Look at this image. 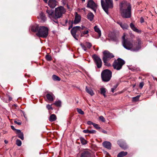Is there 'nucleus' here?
Listing matches in <instances>:
<instances>
[{
	"mask_svg": "<svg viewBox=\"0 0 157 157\" xmlns=\"http://www.w3.org/2000/svg\"><path fill=\"white\" fill-rule=\"evenodd\" d=\"M125 36L124 34L122 37V44L125 48L133 52H137L140 48L141 41L140 39H137V41L135 42L132 39L125 38Z\"/></svg>",
	"mask_w": 157,
	"mask_h": 157,
	"instance_id": "nucleus-1",
	"label": "nucleus"
},
{
	"mask_svg": "<svg viewBox=\"0 0 157 157\" xmlns=\"http://www.w3.org/2000/svg\"><path fill=\"white\" fill-rule=\"evenodd\" d=\"M82 2H84L85 1V0H82Z\"/></svg>",
	"mask_w": 157,
	"mask_h": 157,
	"instance_id": "nucleus-59",
	"label": "nucleus"
},
{
	"mask_svg": "<svg viewBox=\"0 0 157 157\" xmlns=\"http://www.w3.org/2000/svg\"><path fill=\"white\" fill-rule=\"evenodd\" d=\"M117 23L119 24L123 30L127 29L128 27V26L127 24L123 23L120 21H117Z\"/></svg>",
	"mask_w": 157,
	"mask_h": 157,
	"instance_id": "nucleus-16",
	"label": "nucleus"
},
{
	"mask_svg": "<svg viewBox=\"0 0 157 157\" xmlns=\"http://www.w3.org/2000/svg\"><path fill=\"white\" fill-rule=\"evenodd\" d=\"M23 114L24 115V117L26 118L25 116V113L23 112Z\"/></svg>",
	"mask_w": 157,
	"mask_h": 157,
	"instance_id": "nucleus-57",
	"label": "nucleus"
},
{
	"mask_svg": "<svg viewBox=\"0 0 157 157\" xmlns=\"http://www.w3.org/2000/svg\"><path fill=\"white\" fill-rule=\"evenodd\" d=\"M16 144L18 146H20L21 145V142L19 140H17L16 141Z\"/></svg>",
	"mask_w": 157,
	"mask_h": 157,
	"instance_id": "nucleus-36",
	"label": "nucleus"
},
{
	"mask_svg": "<svg viewBox=\"0 0 157 157\" xmlns=\"http://www.w3.org/2000/svg\"><path fill=\"white\" fill-rule=\"evenodd\" d=\"M98 5L93 0H89L88 1L86 7L93 10L95 13L97 8Z\"/></svg>",
	"mask_w": 157,
	"mask_h": 157,
	"instance_id": "nucleus-9",
	"label": "nucleus"
},
{
	"mask_svg": "<svg viewBox=\"0 0 157 157\" xmlns=\"http://www.w3.org/2000/svg\"><path fill=\"white\" fill-rule=\"evenodd\" d=\"M81 27L79 26H76L73 27L71 31V32L73 36L76 40H78L77 36L76 35V33L78 30H80Z\"/></svg>",
	"mask_w": 157,
	"mask_h": 157,
	"instance_id": "nucleus-11",
	"label": "nucleus"
},
{
	"mask_svg": "<svg viewBox=\"0 0 157 157\" xmlns=\"http://www.w3.org/2000/svg\"><path fill=\"white\" fill-rule=\"evenodd\" d=\"M80 45L81 46L82 49L85 51H86V45H84L83 44L81 43L80 44Z\"/></svg>",
	"mask_w": 157,
	"mask_h": 157,
	"instance_id": "nucleus-39",
	"label": "nucleus"
},
{
	"mask_svg": "<svg viewBox=\"0 0 157 157\" xmlns=\"http://www.w3.org/2000/svg\"><path fill=\"white\" fill-rule=\"evenodd\" d=\"M18 137L20 138L22 140H23L24 139V135L23 133L21 132L19 133V134H18Z\"/></svg>",
	"mask_w": 157,
	"mask_h": 157,
	"instance_id": "nucleus-34",
	"label": "nucleus"
},
{
	"mask_svg": "<svg viewBox=\"0 0 157 157\" xmlns=\"http://www.w3.org/2000/svg\"><path fill=\"white\" fill-rule=\"evenodd\" d=\"M94 29L95 31L98 33V38L100 37L101 36V32L98 26H95L94 27Z\"/></svg>",
	"mask_w": 157,
	"mask_h": 157,
	"instance_id": "nucleus-22",
	"label": "nucleus"
},
{
	"mask_svg": "<svg viewBox=\"0 0 157 157\" xmlns=\"http://www.w3.org/2000/svg\"><path fill=\"white\" fill-rule=\"evenodd\" d=\"M112 72L109 70L105 69L101 73V77L103 81L108 82L111 79L112 77Z\"/></svg>",
	"mask_w": 157,
	"mask_h": 157,
	"instance_id": "nucleus-7",
	"label": "nucleus"
},
{
	"mask_svg": "<svg viewBox=\"0 0 157 157\" xmlns=\"http://www.w3.org/2000/svg\"><path fill=\"white\" fill-rule=\"evenodd\" d=\"M80 140L81 143L83 145L86 144H87L86 141L83 137L80 138Z\"/></svg>",
	"mask_w": 157,
	"mask_h": 157,
	"instance_id": "nucleus-31",
	"label": "nucleus"
},
{
	"mask_svg": "<svg viewBox=\"0 0 157 157\" xmlns=\"http://www.w3.org/2000/svg\"><path fill=\"white\" fill-rule=\"evenodd\" d=\"M54 95L52 93H48L46 95V97L47 99L50 101H52L54 100Z\"/></svg>",
	"mask_w": 157,
	"mask_h": 157,
	"instance_id": "nucleus-18",
	"label": "nucleus"
},
{
	"mask_svg": "<svg viewBox=\"0 0 157 157\" xmlns=\"http://www.w3.org/2000/svg\"><path fill=\"white\" fill-rule=\"evenodd\" d=\"M100 93L101 94L103 95L105 97H106V95H105V92H106V89L105 88H100Z\"/></svg>",
	"mask_w": 157,
	"mask_h": 157,
	"instance_id": "nucleus-29",
	"label": "nucleus"
},
{
	"mask_svg": "<svg viewBox=\"0 0 157 157\" xmlns=\"http://www.w3.org/2000/svg\"><path fill=\"white\" fill-rule=\"evenodd\" d=\"M86 90L88 93L91 96H93L94 94L92 89L90 87H88L87 86L86 87Z\"/></svg>",
	"mask_w": 157,
	"mask_h": 157,
	"instance_id": "nucleus-20",
	"label": "nucleus"
},
{
	"mask_svg": "<svg viewBox=\"0 0 157 157\" xmlns=\"http://www.w3.org/2000/svg\"><path fill=\"white\" fill-rule=\"evenodd\" d=\"M84 29H87V28H86L85 27L83 26H82V27H81V28L80 29V30H81V29L82 30H83Z\"/></svg>",
	"mask_w": 157,
	"mask_h": 157,
	"instance_id": "nucleus-51",
	"label": "nucleus"
},
{
	"mask_svg": "<svg viewBox=\"0 0 157 157\" xmlns=\"http://www.w3.org/2000/svg\"><path fill=\"white\" fill-rule=\"evenodd\" d=\"M92 57L94 59L97 67L98 68H101V67L102 63L101 59L95 54L93 55Z\"/></svg>",
	"mask_w": 157,
	"mask_h": 157,
	"instance_id": "nucleus-10",
	"label": "nucleus"
},
{
	"mask_svg": "<svg viewBox=\"0 0 157 157\" xmlns=\"http://www.w3.org/2000/svg\"><path fill=\"white\" fill-rule=\"evenodd\" d=\"M4 142L5 144H7L8 143V141L6 140H4Z\"/></svg>",
	"mask_w": 157,
	"mask_h": 157,
	"instance_id": "nucleus-55",
	"label": "nucleus"
},
{
	"mask_svg": "<svg viewBox=\"0 0 157 157\" xmlns=\"http://www.w3.org/2000/svg\"><path fill=\"white\" fill-rule=\"evenodd\" d=\"M52 78L55 81H60V78L58 76L54 75L52 76Z\"/></svg>",
	"mask_w": 157,
	"mask_h": 157,
	"instance_id": "nucleus-32",
	"label": "nucleus"
},
{
	"mask_svg": "<svg viewBox=\"0 0 157 157\" xmlns=\"http://www.w3.org/2000/svg\"><path fill=\"white\" fill-rule=\"evenodd\" d=\"M12 100V98L11 97H9V100L10 101Z\"/></svg>",
	"mask_w": 157,
	"mask_h": 157,
	"instance_id": "nucleus-56",
	"label": "nucleus"
},
{
	"mask_svg": "<svg viewBox=\"0 0 157 157\" xmlns=\"http://www.w3.org/2000/svg\"><path fill=\"white\" fill-rule=\"evenodd\" d=\"M155 93V90H153L151 92V94L152 95H153L154 93Z\"/></svg>",
	"mask_w": 157,
	"mask_h": 157,
	"instance_id": "nucleus-54",
	"label": "nucleus"
},
{
	"mask_svg": "<svg viewBox=\"0 0 157 157\" xmlns=\"http://www.w3.org/2000/svg\"><path fill=\"white\" fill-rule=\"evenodd\" d=\"M46 12L48 14V17L54 21L55 18L54 17L55 13L53 10L48 8L47 10H46Z\"/></svg>",
	"mask_w": 157,
	"mask_h": 157,
	"instance_id": "nucleus-12",
	"label": "nucleus"
},
{
	"mask_svg": "<svg viewBox=\"0 0 157 157\" xmlns=\"http://www.w3.org/2000/svg\"><path fill=\"white\" fill-rule=\"evenodd\" d=\"M46 108L48 110H53V108L52 106V105H46Z\"/></svg>",
	"mask_w": 157,
	"mask_h": 157,
	"instance_id": "nucleus-41",
	"label": "nucleus"
},
{
	"mask_svg": "<svg viewBox=\"0 0 157 157\" xmlns=\"http://www.w3.org/2000/svg\"><path fill=\"white\" fill-rule=\"evenodd\" d=\"M15 131H16V133H17L18 134H19L21 132V131L19 129H16V130Z\"/></svg>",
	"mask_w": 157,
	"mask_h": 157,
	"instance_id": "nucleus-48",
	"label": "nucleus"
},
{
	"mask_svg": "<svg viewBox=\"0 0 157 157\" xmlns=\"http://www.w3.org/2000/svg\"><path fill=\"white\" fill-rule=\"evenodd\" d=\"M93 126L97 129H99L101 128V127L97 124L94 123Z\"/></svg>",
	"mask_w": 157,
	"mask_h": 157,
	"instance_id": "nucleus-42",
	"label": "nucleus"
},
{
	"mask_svg": "<svg viewBox=\"0 0 157 157\" xmlns=\"http://www.w3.org/2000/svg\"><path fill=\"white\" fill-rule=\"evenodd\" d=\"M89 30L86 29V30H84L81 33V36L82 37L84 36L85 35L87 34V36H89V35L88 34Z\"/></svg>",
	"mask_w": 157,
	"mask_h": 157,
	"instance_id": "nucleus-30",
	"label": "nucleus"
},
{
	"mask_svg": "<svg viewBox=\"0 0 157 157\" xmlns=\"http://www.w3.org/2000/svg\"><path fill=\"white\" fill-rule=\"evenodd\" d=\"M140 97V96L139 95H138L136 97H133L132 98L133 101H138L139 100Z\"/></svg>",
	"mask_w": 157,
	"mask_h": 157,
	"instance_id": "nucleus-40",
	"label": "nucleus"
},
{
	"mask_svg": "<svg viewBox=\"0 0 157 157\" xmlns=\"http://www.w3.org/2000/svg\"><path fill=\"white\" fill-rule=\"evenodd\" d=\"M117 144L121 147L124 149H125L127 148L126 144L122 140L118 141Z\"/></svg>",
	"mask_w": 157,
	"mask_h": 157,
	"instance_id": "nucleus-15",
	"label": "nucleus"
},
{
	"mask_svg": "<svg viewBox=\"0 0 157 157\" xmlns=\"http://www.w3.org/2000/svg\"><path fill=\"white\" fill-rule=\"evenodd\" d=\"M99 119L103 122H104L105 121V118L103 116H101L99 117Z\"/></svg>",
	"mask_w": 157,
	"mask_h": 157,
	"instance_id": "nucleus-44",
	"label": "nucleus"
},
{
	"mask_svg": "<svg viewBox=\"0 0 157 157\" xmlns=\"http://www.w3.org/2000/svg\"><path fill=\"white\" fill-rule=\"evenodd\" d=\"M11 129L13 130H16V129L14 128V127L12 125L11 126Z\"/></svg>",
	"mask_w": 157,
	"mask_h": 157,
	"instance_id": "nucleus-53",
	"label": "nucleus"
},
{
	"mask_svg": "<svg viewBox=\"0 0 157 157\" xmlns=\"http://www.w3.org/2000/svg\"><path fill=\"white\" fill-rule=\"evenodd\" d=\"M38 17H39L43 21H44L46 20V17L44 14L42 12L40 13L39 16Z\"/></svg>",
	"mask_w": 157,
	"mask_h": 157,
	"instance_id": "nucleus-26",
	"label": "nucleus"
},
{
	"mask_svg": "<svg viewBox=\"0 0 157 157\" xmlns=\"http://www.w3.org/2000/svg\"><path fill=\"white\" fill-rule=\"evenodd\" d=\"M125 63V62L124 60L119 58L114 60L113 66L114 69L117 70H119L122 68V66Z\"/></svg>",
	"mask_w": 157,
	"mask_h": 157,
	"instance_id": "nucleus-8",
	"label": "nucleus"
},
{
	"mask_svg": "<svg viewBox=\"0 0 157 157\" xmlns=\"http://www.w3.org/2000/svg\"><path fill=\"white\" fill-rule=\"evenodd\" d=\"M130 26L131 29L137 33L140 32V31L135 27V25L132 23L130 24Z\"/></svg>",
	"mask_w": 157,
	"mask_h": 157,
	"instance_id": "nucleus-24",
	"label": "nucleus"
},
{
	"mask_svg": "<svg viewBox=\"0 0 157 157\" xmlns=\"http://www.w3.org/2000/svg\"><path fill=\"white\" fill-rule=\"evenodd\" d=\"M57 118L55 114H52L49 118L48 120L50 122H53L56 120Z\"/></svg>",
	"mask_w": 157,
	"mask_h": 157,
	"instance_id": "nucleus-21",
	"label": "nucleus"
},
{
	"mask_svg": "<svg viewBox=\"0 0 157 157\" xmlns=\"http://www.w3.org/2000/svg\"><path fill=\"white\" fill-rule=\"evenodd\" d=\"M86 46L88 48H90L92 46V44L89 42H86Z\"/></svg>",
	"mask_w": 157,
	"mask_h": 157,
	"instance_id": "nucleus-38",
	"label": "nucleus"
},
{
	"mask_svg": "<svg viewBox=\"0 0 157 157\" xmlns=\"http://www.w3.org/2000/svg\"><path fill=\"white\" fill-rule=\"evenodd\" d=\"M73 24H72V22H71V25L68 28V30H70L71 28H72L73 27Z\"/></svg>",
	"mask_w": 157,
	"mask_h": 157,
	"instance_id": "nucleus-52",
	"label": "nucleus"
},
{
	"mask_svg": "<svg viewBox=\"0 0 157 157\" xmlns=\"http://www.w3.org/2000/svg\"><path fill=\"white\" fill-rule=\"evenodd\" d=\"M94 15L92 12L88 13L87 15V17L88 19L90 21H92L94 18Z\"/></svg>",
	"mask_w": 157,
	"mask_h": 157,
	"instance_id": "nucleus-23",
	"label": "nucleus"
},
{
	"mask_svg": "<svg viewBox=\"0 0 157 157\" xmlns=\"http://www.w3.org/2000/svg\"><path fill=\"white\" fill-rule=\"evenodd\" d=\"M67 21H67V19L66 20V21H65V23H67Z\"/></svg>",
	"mask_w": 157,
	"mask_h": 157,
	"instance_id": "nucleus-58",
	"label": "nucleus"
},
{
	"mask_svg": "<svg viewBox=\"0 0 157 157\" xmlns=\"http://www.w3.org/2000/svg\"><path fill=\"white\" fill-rule=\"evenodd\" d=\"M117 85H116L113 86V88H111V91L113 93L114 91V90L117 88Z\"/></svg>",
	"mask_w": 157,
	"mask_h": 157,
	"instance_id": "nucleus-43",
	"label": "nucleus"
},
{
	"mask_svg": "<svg viewBox=\"0 0 157 157\" xmlns=\"http://www.w3.org/2000/svg\"><path fill=\"white\" fill-rule=\"evenodd\" d=\"M128 153L127 152L121 151L118 154L117 157H123L126 155Z\"/></svg>",
	"mask_w": 157,
	"mask_h": 157,
	"instance_id": "nucleus-28",
	"label": "nucleus"
},
{
	"mask_svg": "<svg viewBox=\"0 0 157 157\" xmlns=\"http://www.w3.org/2000/svg\"><path fill=\"white\" fill-rule=\"evenodd\" d=\"M90 152L87 151H84L81 154V157H90Z\"/></svg>",
	"mask_w": 157,
	"mask_h": 157,
	"instance_id": "nucleus-19",
	"label": "nucleus"
},
{
	"mask_svg": "<svg viewBox=\"0 0 157 157\" xmlns=\"http://www.w3.org/2000/svg\"><path fill=\"white\" fill-rule=\"evenodd\" d=\"M78 113L81 114L83 115L84 114V112L81 109L77 108V109Z\"/></svg>",
	"mask_w": 157,
	"mask_h": 157,
	"instance_id": "nucleus-35",
	"label": "nucleus"
},
{
	"mask_svg": "<svg viewBox=\"0 0 157 157\" xmlns=\"http://www.w3.org/2000/svg\"><path fill=\"white\" fill-rule=\"evenodd\" d=\"M14 122L16 124L18 125H20L21 124V121H14Z\"/></svg>",
	"mask_w": 157,
	"mask_h": 157,
	"instance_id": "nucleus-45",
	"label": "nucleus"
},
{
	"mask_svg": "<svg viewBox=\"0 0 157 157\" xmlns=\"http://www.w3.org/2000/svg\"><path fill=\"white\" fill-rule=\"evenodd\" d=\"M103 57L102 60L105 66H109L110 64L108 61L112 58L114 57V55L108 50H105L103 52Z\"/></svg>",
	"mask_w": 157,
	"mask_h": 157,
	"instance_id": "nucleus-5",
	"label": "nucleus"
},
{
	"mask_svg": "<svg viewBox=\"0 0 157 157\" xmlns=\"http://www.w3.org/2000/svg\"><path fill=\"white\" fill-rule=\"evenodd\" d=\"M101 132L102 133H105V134H107V132L105 130H104V129H101Z\"/></svg>",
	"mask_w": 157,
	"mask_h": 157,
	"instance_id": "nucleus-50",
	"label": "nucleus"
},
{
	"mask_svg": "<svg viewBox=\"0 0 157 157\" xmlns=\"http://www.w3.org/2000/svg\"><path fill=\"white\" fill-rule=\"evenodd\" d=\"M54 104L57 106H60L61 105V102L60 101H56Z\"/></svg>",
	"mask_w": 157,
	"mask_h": 157,
	"instance_id": "nucleus-33",
	"label": "nucleus"
},
{
	"mask_svg": "<svg viewBox=\"0 0 157 157\" xmlns=\"http://www.w3.org/2000/svg\"><path fill=\"white\" fill-rule=\"evenodd\" d=\"M94 123H93L92 121H88L87 122V124L88 125H91L92 124L93 125Z\"/></svg>",
	"mask_w": 157,
	"mask_h": 157,
	"instance_id": "nucleus-47",
	"label": "nucleus"
},
{
	"mask_svg": "<svg viewBox=\"0 0 157 157\" xmlns=\"http://www.w3.org/2000/svg\"><path fill=\"white\" fill-rule=\"evenodd\" d=\"M48 28L44 26L39 27L36 35L39 37L46 38L48 34Z\"/></svg>",
	"mask_w": 157,
	"mask_h": 157,
	"instance_id": "nucleus-6",
	"label": "nucleus"
},
{
	"mask_svg": "<svg viewBox=\"0 0 157 157\" xmlns=\"http://www.w3.org/2000/svg\"><path fill=\"white\" fill-rule=\"evenodd\" d=\"M83 132L85 133L86 134H92L95 133L96 132V131L94 130H89L88 129H85L83 131Z\"/></svg>",
	"mask_w": 157,
	"mask_h": 157,
	"instance_id": "nucleus-25",
	"label": "nucleus"
},
{
	"mask_svg": "<svg viewBox=\"0 0 157 157\" xmlns=\"http://www.w3.org/2000/svg\"><path fill=\"white\" fill-rule=\"evenodd\" d=\"M81 17L77 13H75V19L73 21H72V24L76 25L78 23L81 21Z\"/></svg>",
	"mask_w": 157,
	"mask_h": 157,
	"instance_id": "nucleus-14",
	"label": "nucleus"
},
{
	"mask_svg": "<svg viewBox=\"0 0 157 157\" xmlns=\"http://www.w3.org/2000/svg\"><path fill=\"white\" fill-rule=\"evenodd\" d=\"M45 2L47 3L48 0H43ZM48 4L49 6L52 9L54 8L56 6V0H49Z\"/></svg>",
	"mask_w": 157,
	"mask_h": 157,
	"instance_id": "nucleus-13",
	"label": "nucleus"
},
{
	"mask_svg": "<svg viewBox=\"0 0 157 157\" xmlns=\"http://www.w3.org/2000/svg\"><path fill=\"white\" fill-rule=\"evenodd\" d=\"M101 4L102 9L105 12L109 14L108 10L113 8V4L112 0H105L104 2L103 0H101Z\"/></svg>",
	"mask_w": 157,
	"mask_h": 157,
	"instance_id": "nucleus-4",
	"label": "nucleus"
},
{
	"mask_svg": "<svg viewBox=\"0 0 157 157\" xmlns=\"http://www.w3.org/2000/svg\"><path fill=\"white\" fill-rule=\"evenodd\" d=\"M39 28L38 25H35L32 27L31 30L33 32H36L38 31Z\"/></svg>",
	"mask_w": 157,
	"mask_h": 157,
	"instance_id": "nucleus-27",
	"label": "nucleus"
},
{
	"mask_svg": "<svg viewBox=\"0 0 157 157\" xmlns=\"http://www.w3.org/2000/svg\"><path fill=\"white\" fill-rule=\"evenodd\" d=\"M144 19L143 17H141L140 19V22L141 23H142L144 22Z\"/></svg>",
	"mask_w": 157,
	"mask_h": 157,
	"instance_id": "nucleus-49",
	"label": "nucleus"
},
{
	"mask_svg": "<svg viewBox=\"0 0 157 157\" xmlns=\"http://www.w3.org/2000/svg\"><path fill=\"white\" fill-rule=\"evenodd\" d=\"M102 145L104 147L109 149H111V144L109 142L104 141Z\"/></svg>",
	"mask_w": 157,
	"mask_h": 157,
	"instance_id": "nucleus-17",
	"label": "nucleus"
},
{
	"mask_svg": "<svg viewBox=\"0 0 157 157\" xmlns=\"http://www.w3.org/2000/svg\"><path fill=\"white\" fill-rule=\"evenodd\" d=\"M46 59L48 61H51L52 60L51 56L48 55H47L45 56Z\"/></svg>",
	"mask_w": 157,
	"mask_h": 157,
	"instance_id": "nucleus-37",
	"label": "nucleus"
},
{
	"mask_svg": "<svg viewBox=\"0 0 157 157\" xmlns=\"http://www.w3.org/2000/svg\"><path fill=\"white\" fill-rule=\"evenodd\" d=\"M144 85V83L143 82H141L139 84V86L140 88L141 89L143 87V86Z\"/></svg>",
	"mask_w": 157,
	"mask_h": 157,
	"instance_id": "nucleus-46",
	"label": "nucleus"
},
{
	"mask_svg": "<svg viewBox=\"0 0 157 157\" xmlns=\"http://www.w3.org/2000/svg\"><path fill=\"white\" fill-rule=\"evenodd\" d=\"M66 12L65 9L63 6H60L56 8L55 10L54 16L55 19L54 20V22L58 24V21L57 19L61 18Z\"/></svg>",
	"mask_w": 157,
	"mask_h": 157,
	"instance_id": "nucleus-3",
	"label": "nucleus"
},
{
	"mask_svg": "<svg viewBox=\"0 0 157 157\" xmlns=\"http://www.w3.org/2000/svg\"><path fill=\"white\" fill-rule=\"evenodd\" d=\"M132 6L130 4L127 2H122L120 5L121 16L123 18H129L131 17Z\"/></svg>",
	"mask_w": 157,
	"mask_h": 157,
	"instance_id": "nucleus-2",
	"label": "nucleus"
}]
</instances>
